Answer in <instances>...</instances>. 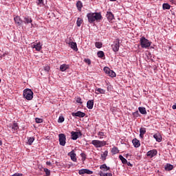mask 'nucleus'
I'll return each mask as SVG.
<instances>
[{
  "label": "nucleus",
  "mask_w": 176,
  "mask_h": 176,
  "mask_svg": "<svg viewBox=\"0 0 176 176\" xmlns=\"http://www.w3.org/2000/svg\"><path fill=\"white\" fill-rule=\"evenodd\" d=\"M155 155H157V151L155 150Z\"/></svg>",
  "instance_id": "obj_53"
},
{
  "label": "nucleus",
  "mask_w": 176,
  "mask_h": 176,
  "mask_svg": "<svg viewBox=\"0 0 176 176\" xmlns=\"http://www.w3.org/2000/svg\"><path fill=\"white\" fill-rule=\"evenodd\" d=\"M162 8H163L164 10H169L170 6H169L168 3H164L162 5Z\"/></svg>",
  "instance_id": "obj_36"
},
{
  "label": "nucleus",
  "mask_w": 176,
  "mask_h": 176,
  "mask_svg": "<svg viewBox=\"0 0 176 176\" xmlns=\"http://www.w3.org/2000/svg\"><path fill=\"white\" fill-rule=\"evenodd\" d=\"M43 69L45 72H49V71H50V67L49 65H45L43 67Z\"/></svg>",
  "instance_id": "obj_38"
},
{
  "label": "nucleus",
  "mask_w": 176,
  "mask_h": 176,
  "mask_svg": "<svg viewBox=\"0 0 176 176\" xmlns=\"http://www.w3.org/2000/svg\"><path fill=\"white\" fill-rule=\"evenodd\" d=\"M95 46H96V47H97V49H101V47H102V43H101V42H96L95 43Z\"/></svg>",
  "instance_id": "obj_35"
},
{
  "label": "nucleus",
  "mask_w": 176,
  "mask_h": 176,
  "mask_svg": "<svg viewBox=\"0 0 176 176\" xmlns=\"http://www.w3.org/2000/svg\"><path fill=\"white\" fill-rule=\"evenodd\" d=\"M153 138H155V135H153Z\"/></svg>",
  "instance_id": "obj_58"
},
{
  "label": "nucleus",
  "mask_w": 176,
  "mask_h": 176,
  "mask_svg": "<svg viewBox=\"0 0 176 176\" xmlns=\"http://www.w3.org/2000/svg\"><path fill=\"white\" fill-rule=\"evenodd\" d=\"M138 109H139V112H140L142 115H146V109H145V107H139Z\"/></svg>",
  "instance_id": "obj_29"
},
{
  "label": "nucleus",
  "mask_w": 176,
  "mask_h": 176,
  "mask_svg": "<svg viewBox=\"0 0 176 176\" xmlns=\"http://www.w3.org/2000/svg\"><path fill=\"white\" fill-rule=\"evenodd\" d=\"M84 63H86V64H88V65H90V64H91V60L89 58H85Z\"/></svg>",
  "instance_id": "obj_39"
},
{
  "label": "nucleus",
  "mask_w": 176,
  "mask_h": 176,
  "mask_svg": "<svg viewBox=\"0 0 176 176\" xmlns=\"http://www.w3.org/2000/svg\"><path fill=\"white\" fill-rule=\"evenodd\" d=\"M127 156H129V154H126V157H127Z\"/></svg>",
  "instance_id": "obj_57"
},
{
  "label": "nucleus",
  "mask_w": 176,
  "mask_h": 176,
  "mask_svg": "<svg viewBox=\"0 0 176 176\" xmlns=\"http://www.w3.org/2000/svg\"><path fill=\"white\" fill-rule=\"evenodd\" d=\"M100 170L105 169V171H108L111 170V168L109 166H107V164H104L100 166Z\"/></svg>",
  "instance_id": "obj_27"
},
{
  "label": "nucleus",
  "mask_w": 176,
  "mask_h": 176,
  "mask_svg": "<svg viewBox=\"0 0 176 176\" xmlns=\"http://www.w3.org/2000/svg\"><path fill=\"white\" fill-rule=\"evenodd\" d=\"M146 156L147 157H150V159L153 157V156H155V150H151L148 151L146 153Z\"/></svg>",
  "instance_id": "obj_20"
},
{
  "label": "nucleus",
  "mask_w": 176,
  "mask_h": 176,
  "mask_svg": "<svg viewBox=\"0 0 176 176\" xmlns=\"http://www.w3.org/2000/svg\"><path fill=\"white\" fill-rule=\"evenodd\" d=\"M105 175H106V176H112V173H105Z\"/></svg>",
  "instance_id": "obj_49"
},
{
  "label": "nucleus",
  "mask_w": 176,
  "mask_h": 176,
  "mask_svg": "<svg viewBox=\"0 0 176 176\" xmlns=\"http://www.w3.org/2000/svg\"><path fill=\"white\" fill-rule=\"evenodd\" d=\"M119 159L121 160L122 164H127V160L122 156V155H119Z\"/></svg>",
  "instance_id": "obj_30"
},
{
  "label": "nucleus",
  "mask_w": 176,
  "mask_h": 176,
  "mask_svg": "<svg viewBox=\"0 0 176 176\" xmlns=\"http://www.w3.org/2000/svg\"><path fill=\"white\" fill-rule=\"evenodd\" d=\"M67 69H69V65L63 64L60 66V71H61V72H65Z\"/></svg>",
  "instance_id": "obj_13"
},
{
  "label": "nucleus",
  "mask_w": 176,
  "mask_h": 176,
  "mask_svg": "<svg viewBox=\"0 0 176 176\" xmlns=\"http://www.w3.org/2000/svg\"><path fill=\"white\" fill-rule=\"evenodd\" d=\"M173 109H176V103L172 107Z\"/></svg>",
  "instance_id": "obj_52"
},
{
  "label": "nucleus",
  "mask_w": 176,
  "mask_h": 176,
  "mask_svg": "<svg viewBox=\"0 0 176 176\" xmlns=\"http://www.w3.org/2000/svg\"><path fill=\"white\" fill-rule=\"evenodd\" d=\"M34 141H35V138L34 137H29L28 138V142H26V144L28 145H32Z\"/></svg>",
  "instance_id": "obj_23"
},
{
  "label": "nucleus",
  "mask_w": 176,
  "mask_h": 176,
  "mask_svg": "<svg viewBox=\"0 0 176 176\" xmlns=\"http://www.w3.org/2000/svg\"><path fill=\"white\" fill-rule=\"evenodd\" d=\"M93 107H94V100H88L87 102V108H88V109H93Z\"/></svg>",
  "instance_id": "obj_15"
},
{
  "label": "nucleus",
  "mask_w": 176,
  "mask_h": 176,
  "mask_svg": "<svg viewBox=\"0 0 176 176\" xmlns=\"http://www.w3.org/2000/svg\"><path fill=\"white\" fill-rule=\"evenodd\" d=\"M76 101L78 104H83V102H82V98H76Z\"/></svg>",
  "instance_id": "obj_42"
},
{
  "label": "nucleus",
  "mask_w": 176,
  "mask_h": 176,
  "mask_svg": "<svg viewBox=\"0 0 176 176\" xmlns=\"http://www.w3.org/2000/svg\"><path fill=\"white\" fill-rule=\"evenodd\" d=\"M91 144L94 145L95 148H102V146L107 145V142L104 140H92Z\"/></svg>",
  "instance_id": "obj_3"
},
{
  "label": "nucleus",
  "mask_w": 176,
  "mask_h": 176,
  "mask_svg": "<svg viewBox=\"0 0 176 176\" xmlns=\"http://www.w3.org/2000/svg\"><path fill=\"white\" fill-rule=\"evenodd\" d=\"M132 143L133 144V146H135V148H140V146H141V143L140 142V140H137V138H135L132 140Z\"/></svg>",
  "instance_id": "obj_14"
},
{
  "label": "nucleus",
  "mask_w": 176,
  "mask_h": 176,
  "mask_svg": "<svg viewBox=\"0 0 176 176\" xmlns=\"http://www.w3.org/2000/svg\"><path fill=\"white\" fill-rule=\"evenodd\" d=\"M35 120L36 123H42L43 122V120L42 118H36Z\"/></svg>",
  "instance_id": "obj_44"
},
{
  "label": "nucleus",
  "mask_w": 176,
  "mask_h": 176,
  "mask_svg": "<svg viewBox=\"0 0 176 176\" xmlns=\"http://www.w3.org/2000/svg\"><path fill=\"white\" fill-rule=\"evenodd\" d=\"M165 170L166 171H171L173 168H174V166L171 165V164H166L165 165Z\"/></svg>",
  "instance_id": "obj_19"
},
{
  "label": "nucleus",
  "mask_w": 176,
  "mask_h": 176,
  "mask_svg": "<svg viewBox=\"0 0 176 176\" xmlns=\"http://www.w3.org/2000/svg\"><path fill=\"white\" fill-rule=\"evenodd\" d=\"M155 139L157 142H162V135H160L159 133H156L155 135Z\"/></svg>",
  "instance_id": "obj_25"
},
{
  "label": "nucleus",
  "mask_w": 176,
  "mask_h": 176,
  "mask_svg": "<svg viewBox=\"0 0 176 176\" xmlns=\"http://www.w3.org/2000/svg\"><path fill=\"white\" fill-rule=\"evenodd\" d=\"M79 137H82V132H80V131H78V132L72 131L71 132V138L74 141H76V139L79 138Z\"/></svg>",
  "instance_id": "obj_6"
},
{
  "label": "nucleus",
  "mask_w": 176,
  "mask_h": 176,
  "mask_svg": "<svg viewBox=\"0 0 176 176\" xmlns=\"http://www.w3.org/2000/svg\"><path fill=\"white\" fill-rule=\"evenodd\" d=\"M65 118L63 116H60L58 120V123H63V122H64Z\"/></svg>",
  "instance_id": "obj_43"
},
{
  "label": "nucleus",
  "mask_w": 176,
  "mask_h": 176,
  "mask_svg": "<svg viewBox=\"0 0 176 176\" xmlns=\"http://www.w3.org/2000/svg\"><path fill=\"white\" fill-rule=\"evenodd\" d=\"M37 5H43V0H37Z\"/></svg>",
  "instance_id": "obj_47"
},
{
  "label": "nucleus",
  "mask_w": 176,
  "mask_h": 176,
  "mask_svg": "<svg viewBox=\"0 0 176 176\" xmlns=\"http://www.w3.org/2000/svg\"><path fill=\"white\" fill-rule=\"evenodd\" d=\"M87 17L88 19V22L90 23V24L94 23V21H100V20H102L101 12H90L87 14Z\"/></svg>",
  "instance_id": "obj_1"
},
{
  "label": "nucleus",
  "mask_w": 176,
  "mask_h": 176,
  "mask_svg": "<svg viewBox=\"0 0 176 176\" xmlns=\"http://www.w3.org/2000/svg\"><path fill=\"white\" fill-rule=\"evenodd\" d=\"M23 22L25 24H30V23H32V19L30 16H26L23 19Z\"/></svg>",
  "instance_id": "obj_16"
},
{
  "label": "nucleus",
  "mask_w": 176,
  "mask_h": 176,
  "mask_svg": "<svg viewBox=\"0 0 176 176\" xmlns=\"http://www.w3.org/2000/svg\"><path fill=\"white\" fill-rule=\"evenodd\" d=\"M109 1H111V2H115V1H116V0H109Z\"/></svg>",
  "instance_id": "obj_54"
},
{
  "label": "nucleus",
  "mask_w": 176,
  "mask_h": 176,
  "mask_svg": "<svg viewBox=\"0 0 176 176\" xmlns=\"http://www.w3.org/2000/svg\"><path fill=\"white\" fill-rule=\"evenodd\" d=\"M44 172L45 173L47 176H50V170L47 168H44Z\"/></svg>",
  "instance_id": "obj_41"
},
{
  "label": "nucleus",
  "mask_w": 176,
  "mask_h": 176,
  "mask_svg": "<svg viewBox=\"0 0 176 176\" xmlns=\"http://www.w3.org/2000/svg\"><path fill=\"white\" fill-rule=\"evenodd\" d=\"M59 138V144L61 145V146H65V144H67V137L65 136V134L60 133L58 135Z\"/></svg>",
  "instance_id": "obj_5"
},
{
  "label": "nucleus",
  "mask_w": 176,
  "mask_h": 176,
  "mask_svg": "<svg viewBox=\"0 0 176 176\" xmlns=\"http://www.w3.org/2000/svg\"><path fill=\"white\" fill-rule=\"evenodd\" d=\"M78 174L80 175H83L85 174L91 175V174H93V171H91L89 169H81V170H78Z\"/></svg>",
  "instance_id": "obj_10"
},
{
  "label": "nucleus",
  "mask_w": 176,
  "mask_h": 176,
  "mask_svg": "<svg viewBox=\"0 0 176 176\" xmlns=\"http://www.w3.org/2000/svg\"><path fill=\"white\" fill-rule=\"evenodd\" d=\"M70 47L73 49V50H75L76 52H77L78 50V46L76 45V43L72 42L70 43Z\"/></svg>",
  "instance_id": "obj_26"
},
{
  "label": "nucleus",
  "mask_w": 176,
  "mask_h": 176,
  "mask_svg": "<svg viewBox=\"0 0 176 176\" xmlns=\"http://www.w3.org/2000/svg\"><path fill=\"white\" fill-rule=\"evenodd\" d=\"M107 156H108V151H105L102 155L101 157L102 160H107Z\"/></svg>",
  "instance_id": "obj_33"
},
{
  "label": "nucleus",
  "mask_w": 176,
  "mask_h": 176,
  "mask_svg": "<svg viewBox=\"0 0 176 176\" xmlns=\"http://www.w3.org/2000/svg\"><path fill=\"white\" fill-rule=\"evenodd\" d=\"M68 156H69V157L71 158V160H72V162H76L78 159H76V154L75 153V151H72L71 152H69L68 154Z\"/></svg>",
  "instance_id": "obj_9"
},
{
  "label": "nucleus",
  "mask_w": 176,
  "mask_h": 176,
  "mask_svg": "<svg viewBox=\"0 0 176 176\" xmlns=\"http://www.w3.org/2000/svg\"><path fill=\"white\" fill-rule=\"evenodd\" d=\"M34 27V24L31 23V28Z\"/></svg>",
  "instance_id": "obj_56"
},
{
  "label": "nucleus",
  "mask_w": 176,
  "mask_h": 176,
  "mask_svg": "<svg viewBox=\"0 0 176 176\" xmlns=\"http://www.w3.org/2000/svg\"><path fill=\"white\" fill-rule=\"evenodd\" d=\"M46 164H47V166H52V162H46Z\"/></svg>",
  "instance_id": "obj_50"
},
{
  "label": "nucleus",
  "mask_w": 176,
  "mask_h": 176,
  "mask_svg": "<svg viewBox=\"0 0 176 176\" xmlns=\"http://www.w3.org/2000/svg\"><path fill=\"white\" fill-rule=\"evenodd\" d=\"M111 153L112 155H116L117 153H119V149L118 148V147H113L111 149Z\"/></svg>",
  "instance_id": "obj_32"
},
{
  "label": "nucleus",
  "mask_w": 176,
  "mask_h": 176,
  "mask_svg": "<svg viewBox=\"0 0 176 176\" xmlns=\"http://www.w3.org/2000/svg\"><path fill=\"white\" fill-rule=\"evenodd\" d=\"M107 75H109V76H111V78H115V76H116V73H115V72H113V70H110Z\"/></svg>",
  "instance_id": "obj_34"
},
{
  "label": "nucleus",
  "mask_w": 176,
  "mask_h": 176,
  "mask_svg": "<svg viewBox=\"0 0 176 176\" xmlns=\"http://www.w3.org/2000/svg\"><path fill=\"white\" fill-rule=\"evenodd\" d=\"M106 17L108 21H112V20L115 19V16H113V14L111 12H107L106 14Z\"/></svg>",
  "instance_id": "obj_12"
},
{
  "label": "nucleus",
  "mask_w": 176,
  "mask_h": 176,
  "mask_svg": "<svg viewBox=\"0 0 176 176\" xmlns=\"http://www.w3.org/2000/svg\"><path fill=\"white\" fill-rule=\"evenodd\" d=\"M146 133V129L145 128H140V138H144V134Z\"/></svg>",
  "instance_id": "obj_21"
},
{
  "label": "nucleus",
  "mask_w": 176,
  "mask_h": 176,
  "mask_svg": "<svg viewBox=\"0 0 176 176\" xmlns=\"http://www.w3.org/2000/svg\"><path fill=\"white\" fill-rule=\"evenodd\" d=\"M111 47L115 53H116V52H119V47H120V43H119V41H114L111 45Z\"/></svg>",
  "instance_id": "obj_7"
},
{
  "label": "nucleus",
  "mask_w": 176,
  "mask_h": 176,
  "mask_svg": "<svg viewBox=\"0 0 176 176\" xmlns=\"http://www.w3.org/2000/svg\"><path fill=\"white\" fill-rule=\"evenodd\" d=\"M11 129L13 133H14V131H17V130H19V124H17V123H14L12 125Z\"/></svg>",
  "instance_id": "obj_24"
},
{
  "label": "nucleus",
  "mask_w": 176,
  "mask_h": 176,
  "mask_svg": "<svg viewBox=\"0 0 176 176\" xmlns=\"http://www.w3.org/2000/svg\"><path fill=\"white\" fill-rule=\"evenodd\" d=\"M2 145V140H0V146Z\"/></svg>",
  "instance_id": "obj_55"
},
{
  "label": "nucleus",
  "mask_w": 176,
  "mask_h": 176,
  "mask_svg": "<svg viewBox=\"0 0 176 176\" xmlns=\"http://www.w3.org/2000/svg\"><path fill=\"white\" fill-rule=\"evenodd\" d=\"M14 20L16 24H18V25H21V23H23L21 18H20V16H15L14 18Z\"/></svg>",
  "instance_id": "obj_17"
},
{
  "label": "nucleus",
  "mask_w": 176,
  "mask_h": 176,
  "mask_svg": "<svg viewBox=\"0 0 176 176\" xmlns=\"http://www.w3.org/2000/svg\"><path fill=\"white\" fill-rule=\"evenodd\" d=\"M97 56L99 57V58H104V57H105V54L102 51H98Z\"/></svg>",
  "instance_id": "obj_28"
},
{
  "label": "nucleus",
  "mask_w": 176,
  "mask_h": 176,
  "mask_svg": "<svg viewBox=\"0 0 176 176\" xmlns=\"http://www.w3.org/2000/svg\"><path fill=\"white\" fill-rule=\"evenodd\" d=\"M76 8L79 12H82V8H83V4L81 1H78L76 3Z\"/></svg>",
  "instance_id": "obj_22"
},
{
  "label": "nucleus",
  "mask_w": 176,
  "mask_h": 176,
  "mask_svg": "<svg viewBox=\"0 0 176 176\" xmlns=\"http://www.w3.org/2000/svg\"><path fill=\"white\" fill-rule=\"evenodd\" d=\"M133 116L136 117V118H138V115H140V113H138V111L134 112L133 113Z\"/></svg>",
  "instance_id": "obj_46"
},
{
  "label": "nucleus",
  "mask_w": 176,
  "mask_h": 176,
  "mask_svg": "<svg viewBox=\"0 0 176 176\" xmlns=\"http://www.w3.org/2000/svg\"><path fill=\"white\" fill-rule=\"evenodd\" d=\"M100 176H106V175H105V173L101 172V173H100Z\"/></svg>",
  "instance_id": "obj_51"
},
{
  "label": "nucleus",
  "mask_w": 176,
  "mask_h": 176,
  "mask_svg": "<svg viewBox=\"0 0 176 176\" xmlns=\"http://www.w3.org/2000/svg\"><path fill=\"white\" fill-rule=\"evenodd\" d=\"M111 71V69H109V67H104V72L106 73V74H109V72Z\"/></svg>",
  "instance_id": "obj_45"
},
{
  "label": "nucleus",
  "mask_w": 176,
  "mask_h": 176,
  "mask_svg": "<svg viewBox=\"0 0 176 176\" xmlns=\"http://www.w3.org/2000/svg\"><path fill=\"white\" fill-rule=\"evenodd\" d=\"M126 164H127V166H129V167H133V164L131 163H130L129 162H127Z\"/></svg>",
  "instance_id": "obj_48"
},
{
  "label": "nucleus",
  "mask_w": 176,
  "mask_h": 176,
  "mask_svg": "<svg viewBox=\"0 0 176 176\" xmlns=\"http://www.w3.org/2000/svg\"><path fill=\"white\" fill-rule=\"evenodd\" d=\"M96 94H105V89L101 88H96L95 89Z\"/></svg>",
  "instance_id": "obj_18"
},
{
  "label": "nucleus",
  "mask_w": 176,
  "mask_h": 176,
  "mask_svg": "<svg viewBox=\"0 0 176 176\" xmlns=\"http://www.w3.org/2000/svg\"><path fill=\"white\" fill-rule=\"evenodd\" d=\"M32 48L35 49L36 52H41V50H42V45L41 44V42L34 44Z\"/></svg>",
  "instance_id": "obj_11"
},
{
  "label": "nucleus",
  "mask_w": 176,
  "mask_h": 176,
  "mask_svg": "<svg viewBox=\"0 0 176 176\" xmlns=\"http://www.w3.org/2000/svg\"><path fill=\"white\" fill-rule=\"evenodd\" d=\"M23 97L28 101H31L34 98V92L30 89H26L23 91Z\"/></svg>",
  "instance_id": "obj_2"
},
{
  "label": "nucleus",
  "mask_w": 176,
  "mask_h": 176,
  "mask_svg": "<svg viewBox=\"0 0 176 176\" xmlns=\"http://www.w3.org/2000/svg\"><path fill=\"white\" fill-rule=\"evenodd\" d=\"M80 156L82 157V162H85V160H86V154L85 153H82L80 154Z\"/></svg>",
  "instance_id": "obj_40"
},
{
  "label": "nucleus",
  "mask_w": 176,
  "mask_h": 176,
  "mask_svg": "<svg viewBox=\"0 0 176 176\" xmlns=\"http://www.w3.org/2000/svg\"><path fill=\"white\" fill-rule=\"evenodd\" d=\"M140 42V45L143 49H146L151 46V42H149V40L146 39L145 37H142Z\"/></svg>",
  "instance_id": "obj_4"
},
{
  "label": "nucleus",
  "mask_w": 176,
  "mask_h": 176,
  "mask_svg": "<svg viewBox=\"0 0 176 176\" xmlns=\"http://www.w3.org/2000/svg\"><path fill=\"white\" fill-rule=\"evenodd\" d=\"M0 83H1V78H0Z\"/></svg>",
  "instance_id": "obj_59"
},
{
  "label": "nucleus",
  "mask_w": 176,
  "mask_h": 176,
  "mask_svg": "<svg viewBox=\"0 0 176 176\" xmlns=\"http://www.w3.org/2000/svg\"><path fill=\"white\" fill-rule=\"evenodd\" d=\"M83 23V19L82 18H78L76 21V24L78 27H80L82 24Z\"/></svg>",
  "instance_id": "obj_31"
},
{
  "label": "nucleus",
  "mask_w": 176,
  "mask_h": 176,
  "mask_svg": "<svg viewBox=\"0 0 176 176\" xmlns=\"http://www.w3.org/2000/svg\"><path fill=\"white\" fill-rule=\"evenodd\" d=\"M98 135H99V138H100V140H102V138H104V137H105V133H104V132H101V131H100L99 133H98Z\"/></svg>",
  "instance_id": "obj_37"
},
{
  "label": "nucleus",
  "mask_w": 176,
  "mask_h": 176,
  "mask_svg": "<svg viewBox=\"0 0 176 176\" xmlns=\"http://www.w3.org/2000/svg\"><path fill=\"white\" fill-rule=\"evenodd\" d=\"M72 116L77 118H85L86 116V113L80 111H78L76 113H72Z\"/></svg>",
  "instance_id": "obj_8"
}]
</instances>
